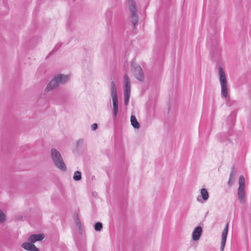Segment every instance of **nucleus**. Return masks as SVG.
Returning <instances> with one entry per match:
<instances>
[{
  "instance_id": "obj_12",
  "label": "nucleus",
  "mask_w": 251,
  "mask_h": 251,
  "mask_svg": "<svg viewBox=\"0 0 251 251\" xmlns=\"http://www.w3.org/2000/svg\"><path fill=\"white\" fill-rule=\"evenodd\" d=\"M131 124L135 128L138 129L140 127V124L137 121L135 116L131 115L130 117Z\"/></svg>"
},
{
  "instance_id": "obj_9",
  "label": "nucleus",
  "mask_w": 251,
  "mask_h": 251,
  "mask_svg": "<svg viewBox=\"0 0 251 251\" xmlns=\"http://www.w3.org/2000/svg\"><path fill=\"white\" fill-rule=\"evenodd\" d=\"M202 234V228L200 226L196 227L192 232V239L194 241L200 239Z\"/></svg>"
},
{
  "instance_id": "obj_18",
  "label": "nucleus",
  "mask_w": 251,
  "mask_h": 251,
  "mask_svg": "<svg viewBox=\"0 0 251 251\" xmlns=\"http://www.w3.org/2000/svg\"><path fill=\"white\" fill-rule=\"evenodd\" d=\"M124 93L130 94V83L125 84Z\"/></svg>"
},
{
  "instance_id": "obj_16",
  "label": "nucleus",
  "mask_w": 251,
  "mask_h": 251,
  "mask_svg": "<svg viewBox=\"0 0 251 251\" xmlns=\"http://www.w3.org/2000/svg\"><path fill=\"white\" fill-rule=\"evenodd\" d=\"M130 94L124 93V103L126 105L128 104Z\"/></svg>"
},
{
  "instance_id": "obj_6",
  "label": "nucleus",
  "mask_w": 251,
  "mask_h": 251,
  "mask_svg": "<svg viewBox=\"0 0 251 251\" xmlns=\"http://www.w3.org/2000/svg\"><path fill=\"white\" fill-rule=\"evenodd\" d=\"M129 9L131 13V22L134 27L135 28L136 25L138 22V17L137 14V9L135 3L132 0H131Z\"/></svg>"
},
{
  "instance_id": "obj_5",
  "label": "nucleus",
  "mask_w": 251,
  "mask_h": 251,
  "mask_svg": "<svg viewBox=\"0 0 251 251\" xmlns=\"http://www.w3.org/2000/svg\"><path fill=\"white\" fill-rule=\"evenodd\" d=\"M237 194L239 202L241 204L244 203L245 202V178L243 175L239 176Z\"/></svg>"
},
{
  "instance_id": "obj_20",
  "label": "nucleus",
  "mask_w": 251,
  "mask_h": 251,
  "mask_svg": "<svg viewBox=\"0 0 251 251\" xmlns=\"http://www.w3.org/2000/svg\"><path fill=\"white\" fill-rule=\"evenodd\" d=\"M124 82L125 84L130 83V80L127 75H125L124 76Z\"/></svg>"
},
{
  "instance_id": "obj_19",
  "label": "nucleus",
  "mask_w": 251,
  "mask_h": 251,
  "mask_svg": "<svg viewBox=\"0 0 251 251\" xmlns=\"http://www.w3.org/2000/svg\"><path fill=\"white\" fill-rule=\"evenodd\" d=\"M5 220V216L3 212L0 210V223H2Z\"/></svg>"
},
{
  "instance_id": "obj_22",
  "label": "nucleus",
  "mask_w": 251,
  "mask_h": 251,
  "mask_svg": "<svg viewBox=\"0 0 251 251\" xmlns=\"http://www.w3.org/2000/svg\"><path fill=\"white\" fill-rule=\"evenodd\" d=\"M97 127H98V125L96 123L92 124L91 126V128L93 130H95L97 128Z\"/></svg>"
},
{
  "instance_id": "obj_3",
  "label": "nucleus",
  "mask_w": 251,
  "mask_h": 251,
  "mask_svg": "<svg viewBox=\"0 0 251 251\" xmlns=\"http://www.w3.org/2000/svg\"><path fill=\"white\" fill-rule=\"evenodd\" d=\"M110 93L112 99L113 107V115L115 118L117 116L118 113V100L117 96V89L115 84L113 81H112L110 83Z\"/></svg>"
},
{
  "instance_id": "obj_2",
  "label": "nucleus",
  "mask_w": 251,
  "mask_h": 251,
  "mask_svg": "<svg viewBox=\"0 0 251 251\" xmlns=\"http://www.w3.org/2000/svg\"><path fill=\"white\" fill-rule=\"evenodd\" d=\"M51 157L55 166L63 171L66 170V167L60 152L55 149L50 151Z\"/></svg>"
},
{
  "instance_id": "obj_10",
  "label": "nucleus",
  "mask_w": 251,
  "mask_h": 251,
  "mask_svg": "<svg viewBox=\"0 0 251 251\" xmlns=\"http://www.w3.org/2000/svg\"><path fill=\"white\" fill-rule=\"evenodd\" d=\"M22 247L28 251H38V248L31 242H25L22 244Z\"/></svg>"
},
{
  "instance_id": "obj_15",
  "label": "nucleus",
  "mask_w": 251,
  "mask_h": 251,
  "mask_svg": "<svg viewBox=\"0 0 251 251\" xmlns=\"http://www.w3.org/2000/svg\"><path fill=\"white\" fill-rule=\"evenodd\" d=\"M73 179L75 181L80 180L81 179V172L78 171L75 172L73 176Z\"/></svg>"
},
{
  "instance_id": "obj_11",
  "label": "nucleus",
  "mask_w": 251,
  "mask_h": 251,
  "mask_svg": "<svg viewBox=\"0 0 251 251\" xmlns=\"http://www.w3.org/2000/svg\"><path fill=\"white\" fill-rule=\"evenodd\" d=\"M44 238L42 234H33L29 236L28 241L31 243L34 244L36 241L42 240Z\"/></svg>"
},
{
  "instance_id": "obj_24",
  "label": "nucleus",
  "mask_w": 251,
  "mask_h": 251,
  "mask_svg": "<svg viewBox=\"0 0 251 251\" xmlns=\"http://www.w3.org/2000/svg\"><path fill=\"white\" fill-rule=\"evenodd\" d=\"M197 200H198V201H199V202H202V201H201V200H200L199 199V198H197Z\"/></svg>"
},
{
  "instance_id": "obj_21",
  "label": "nucleus",
  "mask_w": 251,
  "mask_h": 251,
  "mask_svg": "<svg viewBox=\"0 0 251 251\" xmlns=\"http://www.w3.org/2000/svg\"><path fill=\"white\" fill-rule=\"evenodd\" d=\"M75 224H76V226L77 227H78L79 229H81V223H80V221H79L77 217H76V219H75Z\"/></svg>"
},
{
  "instance_id": "obj_7",
  "label": "nucleus",
  "mask_w": 251,
  "mask_h": 251,
  "mask_svg": "<svg viewBox=\"0 0 251 251\" xmlns=\"http://www.w3.org/2000/svg\"><path fill=\"white\" fill-rule=\"evenodd\" d=\"M132 71L134 76L139 81H143L144 80V75L141 67L139 65L132 67Z\"/></svg>"
},
{
  "instance_id": "obj_4",
  "label": "nucleus",
  "mask_w": 251,
  "mask_h": 251,
  "mask_svg": "<svg viewBox=\"0 0 251 251\" xmlns=\"http://www.w3.org/2000/svg\"><path fill=\"white\" fill-rule=\"evenodd\" d=\"M218 70L220 76V82L221 86V95L222 97L225 98L228 96L226 76L222 67H219Z\"/></svg>"
},
{
  "instance_id": "obj_1",
  "label": "nucleus",
  "mask_w": 251,
  "mask_h": 251,
  "mask_svg": "<svg viewBox=\"0 0 251 251\" xmlns=\"http://www.w3.org/2000/svg\"><path fill=\"white\" fill-rule=\"evenodd\" d=\"M68 75H64L62 74L58 75L54 77L47 85L45 91L49 92L55 88L60 84H63L69 79Z\"/></svg>"
},
{
  "instance_id": "obj_13",
  "label": "nucleus",
  "mask_w": 251,
  "mask_h": 251,
  "mask_svg": "<svg viewBox=\"0 0 251 251\" xmlns=\"http://www.w3.org/2000/svg\"><path fill=\"white\" fill-rule=\"evenodd\" d=\"M235 173L234 170V168H232V171L230 174L229 178L228 181V184L229 186L232 185L235 180Z\"/></svg>"
},
{
  "instance_id": "obj_23",
  "label": "nucleus",
  "mask_w": 251,
  "mask_h": 251,
  "mask_svg": "<svg viewBox=\"0 0 251 251\" xmlns=\"http://www.w3.org/2000/svg\"><path fill=\"white\" fill-rule=\"evenodd\" d=\"M81 143H82V140H78L77 142V146H78V145L79 144H81Z\"/></svg>"
},
{
  "instance_id": "obj_8",
  "label": "nucleus",
  "mask_w": 251,
  "mask_h": 251,
  "mask_svg": "<svg viewBox=\"0 0 251 251\" xmlns=\"http://www.w3.org/2000/svg\"><path fill=\"white\" fill-rule=\"evenodd\" d=\"M228 228V223H226L222 234V241L221 244V251H223L225 247L226 240L227 238Z\"/></svg>"
},
{
  "instance_id": "obj_14",
  "label": "nucleus",
  "mask_w": 251,
  "mask_h": 251,
  "mask_svg": "<svg viewBox=\"0 0 251 251\" xmlns=\"http://www.w3.org/2000/svg\"><path fill=\"white\" fill-rule=\"evenodd\" d=\"M201 194L202 197V198L204 201H206L209 198V194L206 189L202 188L201 190Z\"/></svg>"
},
{
  "instance_id": "obj_17",
  "label": "nucleus",
  "mask_w": 251,
  "mask_h": 251,
  "mask_svg": "<svg viewBox=\"0 0 251 251\" xmlns=\"http://www.w3.org/2000/svg\"><path fill=\"white\" fill-rule=\"evenodd\" d=\"M102 228V225L100 222H98L95 225V229L96 231H100Z\"/></svg>"
}]
</instances>
